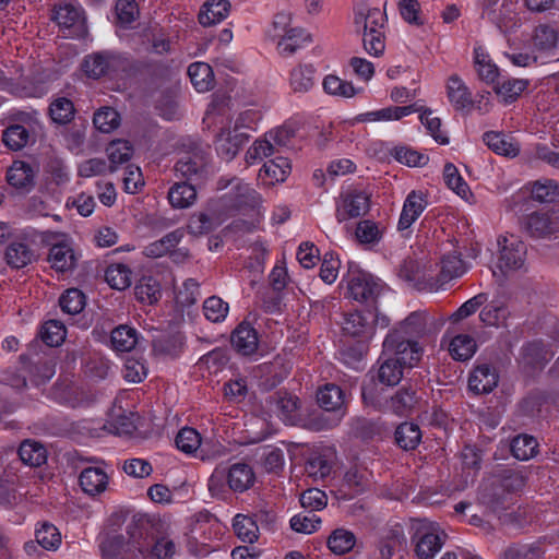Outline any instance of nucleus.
I'll return each instance as SVG.
<instances>
[{
  "mask_svg": "<svg viewBox=\"0 0 559 559\" xmlns=\"http://www.w3.org/2000/svg\"><path fill=\"white\" fill-rule=\"evenodd\" d=\"M254 481L253 468L245 462H237L228 468H215L209 478L207 487L212 495L224 493L226 487L234 492L242 493L251 488Z\"/></svg>",
  "mask_w": 559,
  "mask_h": 559,
  "instance_id": "f257e3e1",
  "label": "nucleus"
},
{
  "mask_svg": "<svg viewBox=\"0 0 559 559\" xmlns=\"http://www.w3.org/2000/svg\"><path fill=\"white\" fill-rule=\"evenodd\" d=\"M440 272L437 252L433 255L428 254L416 260L405 261L401 267V273L406 280L413 282L418 289L424 290H438L445 284Z\"/></svg>",
  "mask_w": 559,
  "mask_h": 559,
  "instance_id": "f03ea898",
  "label": "nucleus"
},
{
  "mask_svg": "<svg viewBox=\"0 0 559 559\" xmlns=\"http://www.w3.org/2000/svg\"><path fill=\"white\" fill-rule=\"evenodd\" d=\"M526 247H485L480 249L479 262L488 265L492 274L506 276L511 272L520 271L525 267Z\"/></svg>",
  "mask_w": 559,
  "mask_h": 559,
  "instance_id": "7ed1b4c3",
  "label": "nucleus"
},
{
  "mask_svg": "<svg viewBox=\"0 0 559 559\" xmlns=\"http://www.w3.org/2000/svg\"><path fill=\"white\" fill-rule=\"evenodd\" d=\"M415 531V552L420 559H432L441 550L447 539L445 532L436 522L426 519L416 520L413 524Z\"/></svg>",
  "mask_w": 559,
  "mask_h": 559,
  "instance_id": "20e7f679",
  "label": "nucleus"
},
{
  "mask_svg": "<svg viewBox=\"0 0 559 559\" xmlns=\"http://www.w3.org/2000/svg\"><path fill=\"white\" fill-rule=\"evenodd\" d=\"M481 247H454L445 252H437L441 274L445 283L462 276L472 261L479 259Z\"/></svg>",
  "mask_w": 559,
  "mask_h": 559,
  "instance_id": "39448f33",
  "label": "nucleus"
},
{
  "mask_svg": "<svg viewBox=\"0 0 559 559\" xmlns=\"http://www.w3.org/2000/svg\"><path fill=\"white\" fill-rule=\"evenodd\" d=\"M219 119L230 127L236 132H243L245 130H255L258 122L261 120V114L254 109H247L239 112L235 118H229L228 110L225 108L223 102L215 97L209 105L203 123L210 127V122H217Z\"/></svg>",
  "mask_w": 559,
  "mask_h": 559,
  "instance_id": "423d86ee",
  "label": "nucleus"
},
{
  "mask_svg": "<svg viewBox=\"0 0 559 559\" xmlns=\"http://www.w3.org/2000/svg\"><path fill=\"white\" fill-rule=\"evenodd\" d=\"M383 354L394 355L401 366L413 368L421 359L424 349L416 340L407 338L399 332H389L383 341Z\"/></svg>",
  "mask_w": 559,
  "mask_h": 559,
  "instance_id": "0eeeda50",
  "label": "nucleus"
},
{
  "mask_svg": "<svg viewBox=\"0 0 559 559\" xmlns=\"http://www.w3.org/2000/svg\"><path fill=\"white\" fill-rule=\"evenodd\" d=\"M370 207V194L357 188L343 189L335 201V217L342 223L365 215Z\"/></svg>",
  "mask_w": 559,
  "mask_h": 559,
  "instance_id": "6e6552de",
  "label": "nucleus"
},
{
  "mask_svg": "<svg viewBox=\"0 0 559 559\" xmlns=\"http://www.w3.org/2000/svg\"><path fill=\"white\" fill-rule=\"evenodd\" d=\"M52 19L64 36H80L85 32L84 12L78 0H59L53 5Z\"/></svg>",
  "mask_w": 559,
  "mask_h": 559,
  "instance_id": "1a4fd4ad",
  "label": "nucleus"
},
{
  "mask_svg": "<svg viewBox=\"0 0 559 559\" xmlns=\"http://www.w3.org/2000/svg\"><path fill=\"white\" fill-rule=\"evenodd\" d=\"M346 282L348 296L359 302H373L384 288L379 278L360 270L349 271Z\"/></svg>",
  "mask_w": 559,
  "mask_h": 559,
  "instance_id": "9d476101",
  "label": "nucleus"
},
{
  "mask_svg": "<svg viewBox=\"0 0 559 559\" xmlns=\"http://www.w3.org/2000/svg\"><path fill=\"white\" fill-rule=\"evenodd\" d=\"M293 135L294 130L287 126L270 131L265 138L255 140L247 150L246 162L253 165L272 156L275 153V145H287Z\"/></svg>",
  "mask_w": 559,
  "mask_h": 559,
  "instance_id": "9b49d317",
  "label": "nucleus"
},
{
  "mask_svg": "<svg viewBox=\"0 0 559 559\" xmlns=\"http://www.w3.org/2000/svg\"><path fill=\"white\" fill-rule=\"evenodd\" d=\"M37 127L38 121L34 115L21 112L15 121L3 130L2 142L10 150L20 151L32 141Z\"/></svg>",
  "mask_w": 559,
  "mask_h": 559,
  "instance_id": "f8f14e48",
  "label": "nucleus"
},
{
  "mask_svg": "<svg viewBox=\"0 0 559 559\" xmlns=\"http://www.w3.org/2000/svg\"><path fill=\"white\" fill-rule=\"evenodd\" d=\"M231 185V190L223 197V206L229 210H239L243 206H254L259 202V193L246 182L239 179H221L217 189L223 190Z\"/></svg>",
  "mask_w": 559,
  "mask_h": 559,
  "instance_id": "ddd939ff",
  "label": "nucleus"
},
{
  "mask_svg": "<svg viewBox=\"0 0 559 559\" xmlns=\"http://www.w3.org/2000/svg\"><path fill=\"white\" fill-rule=\"evenodd\" d=\"M342 330L344 335L357 340L359 344L368 343L374 335L372 311H354L346 314Z\"/></svg>",
  "mask_w": 559,
  "mask_h": 559,
  "instance_id": "4468645a",
  "label": "nucleus"
},
{
  "mask_svg": "<svg viewBox=\"0 0 559 559\" xmlns=\"http://www.w3.org/2000/svg\"><path fill=\"white\" fill-rule=\"evenodd\" d=\"M216 123L222 126L216 135L215 150L221 158L230 160L238 154L241 145L247 140V134L234 131L230 123L226 126L223 119H219Z\"/></svg>",
  "mask_w": 559,
  "mask_h": 559,
  "instance_id": "2eb2a0df",
  "label": "nucleus"
},
{
  "mask_svg": "<svg viewBox=\"0 0 559 559\" xmlns=\"http://www.w3.org/2000/svg\"><path fill=\"white\" fill-rule=\"evenodd\" d=\"M427 206L428 201L425 192L419 190L411 191L403 203L397 229L400 231H407Z\"/></svg>",
  "mask_w": 559,
  "mask_h": 559,
  "instance_id": "dca6fc26",
  "label": "nucleus"
},
{
  "mask_svg": "<svg viewBox=\"0 0 559 559\" xmlns=\"http://www.w3.org/2000/svg\"><path fill=\"white\" fill-rule=\"evenodd\" d=\"M121 58L114 52H97L84 59L82 69L84 73L93 79H98L120 68Z\"/></svg>",
  "mask_w": 559,
  "mask_h": 559,
  "instance_id": "f3484780",
  "label": "nucleus"
},
{
  "mask_svg": "<svg viewBox=\"0 0 559 559\" xmlns=\"http://www.w3.org/2000/svg\"><path fill=\"white\" fill-rule=\"evenodd\" d=\"M317 400L324 411L335 413L329 427L337 425L345 415V394L341 388L332 383L325 384L318 391Z\"/></svg>",
  "mask_w": 559,
  "mask_h": 559,
  "instance_id": "a211bd4d",
  "label": "nucleus"
},
{
  "mask_svg": "<svg viewBox=\"0 0 559 559\" xmlns=\"http://www.w3.org/2000/svg\"><path fill=\"white\" fill-rule=\"evenodd\" d=\"M233 348L242 356L254 354L259 346L257 330L248 322L239 323L230 336Z\"/></svg>",
  "mask_w": 559,
  "mask_h": 559,
  "instance_id": "6ab92c4d",
  "label": "nucleus"
},
{
  "mask_svg": "<svg viewBox=\"0 0 559 559\" xmlns=\"http://www.w3.org/2000/svg\"><path fill=\"white\" fill-rule=\"evenodd\" d=\"M82 490L88 496H97L106 491L109 485V474L102 466L85 467L79 476Z\"/></svg>",
  "mask_w": 559,
  "mask_h": 559,
  "instance_id": "aec40b11",
  "label": "nucleus"
},
{
  "mask_svg": "<svg viewBox=\"0 0 559 559\" xmlns=\"http://www.w3.org/2000/svg\"><path fill=\"white\" fill-rule=\"evenodd\" d=\"M498 380L495 368L487 364L478 365L468 378V388L476 394L489 393L497 386Z\"/></svg>",
  "mask_w": 559,
  "mask_h": 559,
  "instance_id": "412c9836",
  "label": "nucleus"
},
{
  "mask_svg": "<svg viewBox=\"0 0 559 559\" xmlns=\"http://www.w3.org/2000/svg\"><path fill=\"white\" fill-rule=\"evenodd\" d=\"M522 226L534 238H544L557 231V223L548 213L534 212L527 215Z\"/></svg>",
  "mask_w": 559,
  "mask_h": 559,
  "instance_id": "4be33fe9",
  "label": "nucleus"
},
{
  "mask_svg": "<svg viewBox=\"0 0 559 559\" xmlns=\"http://www.w3.org/2000/svg\"><path fill=\"white\" fill-rule=\"evenodd\" d=\"M474 68L478 78L489 85L495 84L500 76L498 66L480 45L474 47Z\"/></svg>",
  "mask_w": 559,
  "mask_h": 559,
  "instance_id": "5701e85b",
  "label": "nucleus"
},
{
  "mask_svg": "<svg viewBox=\"0 0 559 559\" xmlns=\"http://www.w3.org/2000/svg\"><path fill=\"white\" fill-rule=\"evenodd\" d=\"M416 110L417 109L415 105L389 106L381 109L360 114L357 117V120L360 122L397 121L406 116L414 114Z\"/></svg>",
  "mask_w": 559,
  "mask_h": 559,
  "instance_id": "b1692460",
  "label": "nucleus"
},
{
  "mask_svg": "<svg viewBox=\"0 0 559 559\" xmlns=\"http://www.w3.org/2000/svg\"><path fill=\"white\" fill-rule=\"evenodd\" d=\"M447 96L456 110L469 109L473 106L472 93L463 80L456 74L451 75L447 82Z\"/></svg>",
  "mask_w": 559,
  "mask_h": 559,
  "instance_id": "393cba45",
  "label": "nucleus"
},
{
  "mask_svg": "<svg viewBox=\"0 0 559 559\" xmlns=\"http://www.w3.org/2000/svg\"><path fill=\"white\" fill-rule=\"evenodd\" d=\"M290 170L292 166L288 158L276 156L263 164L259 171V178L266 185H274L285 181Z\"/></svg>",
  "mask_w": 559,
  "mask_h": 559,
  "instance_id": "a878e982",
  "label": "nucleus"
},
{
  "mask_svg": "<svg viewBox=\"0 0 559 559\" xmlns=\"http://www.w3.org/2000/svg\"><path fill=\"white\" fill-rule=\"evenodd\" d=\"M385 15L378 8H362L355 13L354 23L362 33L384 32Z\"/></svg>",
  "mask_w": 559,
  "mask_h": 559,
  "instance_id": "bb28decb",
  "label": "nucleus"
},
{
  "mask_svg": "<svg viewBox=\"0 0 559 559\" xmlns=\"http://www.w3.org/2000/svg\"><path fill=\"white\" fill-rule=\"evenodd\" d=\"M23 67L13 60L0 62V90L15 93L23 85Z\"/></svg>",
  "mask_w": 559,
  "mask_h": 559,
  "instance_id": "cd10ccee",
  "label": "nucleus"
},
{
  "mask_svg": "<svg viewBox=\"0 0 559 559\" xmlns=\"http://www.w3.org/2000/svg\"><path fill=\"white\" fill-rule=\"evenodd\" d=\"M430 318L425 311H414L395 329L390 332H399L407 338H418L427 333Z\"/></svg>",
  "mask_w": 559,
  "mask_h": 559,
  "instance_id": "c85d7f7f",
  "label": "nucleus"
},
{
  "mask_svg": "<svg viewBox=\"0 0 559 559\" xmlns=\"http://www.w3.org/2000/svg\"><path fill=\"white\" fill-rule=\"evenodd\" d=\"M477 500L489 512H496L503 508L506 499L496 480L484 481L478 490Z\"/></svg>",
  "mask_w": 559,
  "mask_h": 559,
  "instance_id": "c756f323",
  "label": "nucleus"
},
{
  "mask_svg": "<svg viewBox=\"0 0 559 559\" xmlns=\"http://www.w3.org/2000/svg\"><path fill=\"white\" fill-rule=\"evenodd\" d=\"M229 9L228 0H207L200 10L199 22L203 26L221 23L227 17Z\"/></svg>",
  "mask_w": 559,
  "mask_h": 559,
  "instance_id": "7c9ffc66",
  "label": "nucleus"
},
{
  "mask_svg": "<svg viewBox=\"0 0 559 559\" xmlns=\"http://www.w3.org/2000/svg\"><path fill=\"white\" fill-rule=\"evenodd\" d=\"M311 41V36L301 27H294L277 38V49L281 55H292Z\"/></svg>",
  "mask_w": 559,
  "mask_h": 559,
  "instance_id": "2f4dec72",
  "label": "nucleus"
},
{
  "mask_svg": "<svg viewBox=\"0 0 559 559\" xmlns=\"http://www.w3.org/2000/svg\"><path fill=\"white\" fill-rule=\"evenodd\" d=\"M419 399L415 390L402 388L391 397L388 407L396 415L405 416L414 412Z\"/></svg>",
  "mask_w": 559,
  "mask_h": 559,
  "instance_id": "473e14b6",
  "label": "nucleus"
},
{
  "mask_svg": "<svg viewBox=\"0 0 559 559\" xmlns=\"http://www.w3.org/2000/svg\"><path fill=\"white\" fill-rule=\"evenodd\" d=\"M484 141L490 150L499 155L514 157L520 152L518 143L510 135L500 132H486Z\"/></svg>",
  "mask_w": 559,
  "mask_h": 559,
  "instance_id": "72a5a7b5",
  "label": "nucleus"
},
{
  "mask_svg": "<svg viewBox=\"0 0 559 559\" xmlns=\"http://www.w3.org/2000/svg\"><path fill=\"white\" fill-rule=\"evenodd\" d=\"M299 399L289 393H278L275 408L278 417L287 425H295L299 420Z\"/></svg>",
  "mask_w": 559,
  "mask_h": 559,
  "instance_id": "f704fd0d",
  "label": "nucleus"
},
{
  "mask_svg": "<svg viewBox=\"0 0 559 559\" xmlns=\"http://www.w3.org/2000/svg\"><path fill=\"white\" fill-rule=\"evenodd\" d=\"M110 342L114 350L130 352L139 342V333L134 328L122 324L111 331Z\"/></svg>",
  "mask_w": 559,
  "mask_h": 559,
  "instance_id": "c9c22d12",
  "label": "nucleus"
},
{
  "mask_svg": "<svg viewBox=\"0 0 559 559\" xmlns=\"http://www.w3.org/2000/svg\"><path fill=\"white\" fill-rule=\"evenodd\" d=\"M188 75L193 87L200 93L207 92L213 87V70L205 62H193L190 64L188 68Z\"/></svg>",
  "mask_w": 559,
  "mask_h": 559,
  "instance_id": "e433bc0d",
  "label": "nucleus"
},
{
  "mask_svg": "<svg viewBox=\"0 0 559 559\" xmlns=\"http://www.w3.org/2000/svg\"><path fill=\"white\" fill-rule=\"evenodd\" d=\"M21 361L23 370L29 373L31 381L36 385L50 380L56 372L55 364L51 359H38L35 362L28 364L25 356H21Z\"/></svg>",
  "mask_w": 559,
  "mask_h": 559,
  "instance_id": "4c0bfd02",
  "label": "nucleus"
},
{
  "mask_svg": "<svg viewBox=\"0 0 559 559\" xmlns=\"http://www.w3.org/2000/svg\"><path fill=\"white\" fill-rule=\"evenodd\" d=\"M443 179L449 189L455 192L463 200L471 202L473 193L459 169L452 163H447L443 167Z\"/></svg>",
  "mask_w": 559,
  "mask_h": 559,
  "instance_id": "58836bf2",
  "label": "nucleus"
},
{
  "mask_svg": "<svg viewBox=\"0 0 559 559\" xmlns=\"http://www.w3.org/2000/svg\"><path fill=\"white\" fill-rule=\"evenodd\" d=\"M33 169L22 160H15L7 173V180L10 186L16 189H28L33 185Z\"/></svg>",
  "mask_w": 559,
  "mask_h": 559,
  "instance_id": "ea45409f",
  "label": "nucleus"
},
{
  "mask_svg": "<svg viewBox=\"0 0 559 559\" xmlns=\"http://www.w3.org/2000/svg\"><path fill=\"white\" fill-rule=\"evenodd\" d=\"M532 198L540 203L554 202L559 197V185L552 179H539L526 186Z\"/></svg>",
  "mask_w": 559,
  "mask_h": 559,
  "instance_id": "a19ab883",
  "label": "nucleus"
},
{
  "mask_svg": "<svg viewBox=\"0 0 559 559\" xmlns=\"http://www.w3.org/2000/svg\"><path fill=\"white\" fill-rule=\"evenodd\" d=\"M491 85L493 86L497 95L500 96L504 102H512L526 90L528 81L513 78L503 79L501 81L499 78L497 82Z\"/></svg>",
  "mask_w": 559,
  "mask_h": 559,
  "instance_id": "79ce46f5",
  "label": "nucleus"
},
{
  "mask_svg": "<svg viewBox=\"0 0 559 559\" xmlns=\"http://www.w3.org/2000/svg\"><path fill=\"white\" fill-rule=\"evenodd\" d=\"M403 369L399 360L393 357L384 358L379 361L377 379L382 384L389 386L396 385L403 378Z\"/></svg>",
  "mask_w": 559,
  "mask_h": 559,
  "instance_id": "37998d69",
  "label": "nucleus"
},
{
  "mask_svg": "<svg viewBox=\"0 0 559 559\" xmlns=\"http://www.w3.org/2000/svg\"><path fill=\"white\" fill-rule=\"evenodd\" d=\"M195 188L186 182L175 183L168 192L169 203L176 209L189 207L195 202Z\"/></svg>",
  "mask_w": 559,
  "mask_h": 559,
  "instance_id": "c03bdc74",
  "label": "nucleus"
},
{
  "mask_svg": "<svg viewBox=\"0 0 559 559\" xmlns=\"http://www.w3.org/2000/svg\"><path fill=\"white\" fill-rule=\"evenodd\" d=\"M136 299L142 304L153 305L162 296L158 281L152 276L142 277L134 287Z\"/></svg>",
  "mask_w": 559,
  "mask_h": 559,
  "instance_id": "a18cd8bd",
  "label": "nucleus"
},
{
  "mask_svg": "<svg viewBox=\"0 0 559 559\" xmlns=\"http://www.w3.org/2000/svg\"><path fill=\"white\" fill-rule=\"evenodd\" d=\"M19 455L23 463L29 466H40L47 460L45 447L34 440H25L19 448Z\"/></svg>",
  "mask_w": 559,
  "mask_h": 559,
  "instance_id": "49530a36",
  "label": "nucleus"
},
{
  "mask_svg": "<svg viewBox=\"0 0 559 559\" xmlns=\"http://www.w3.org/2000/svg\"><path fill=\"white\" fill-rule=\"evenodd\" d=\"M107 155L110 162L109 171H116L118 166L130 160L133 154L132 145L126 140H115L107 146Z\"/></svg>",
  "mask_w": 559,
  "mask_h": 559,
  "instance_id": "de8ad7c7",
  "label": "nucleus"
},
{
  "mask_svg": "<svg viewBox=\"0 0 559 559\" xmlns=\"http://www.w3.org/2000/svg\"><path fill=\"white\" fill-rule=\"evenodd\" d=\"M396 443L404 450H414L421 441V431L414 423H403L395 430Z\"/></svg>",
  "mask_w": 559,
  "mask_h": 559,
  "instance_id": "09e8293b",
  "label": "nucleus"
},
{
  "mask_svg": "<svg viewBox=\"0 0 559 559\" xmlns=\"http://www.w3.org/2000/svg\"><path fill=\"white\" fill-rule=\"evenodd\" d=\"M477 349L475 340L467 334L454 336L449 344V352L456 360H468Z\"/></svg>",
  "mask_w": 559,
  "mask_h": 559,
  "instance_id": "8fccbe9b",
  "label": "nucleus"
},
{
  "mask_svg": "<svg viewBox=\"0 0 559 559\" xmlns=\"http://www.w3.org/2000/svg\"><path fill=\"white\" fill-rule=\"evenodd\" d=\"M235 534L245 543L252 544L258 540L259 527L255 521L245 514H236L233 520Z\"/></svg>",
  "mask_w": 559,
  "mask_h": 559,
  "instance_id": "3c124183",
  "label": "nucleus"
},
{
  "mask_svg": "<svg viewBox=\"0 0 559 559\" xmlns=\"http://www.w3.org/2000/svg\"><path fill=\"white\" fill-rule=\"evenodd\" d=\"M48 260L52 269L66 272L75 266L78 258L72 247H51Z\"/></svg>",
  "mask_w": 559,
  "mask_h": 559,
  "instance_id": "603ef678",
  "label": "nucleus"
},
{
  "mask_svg": "<svg viewBox=\"0 0 559 559\" xmlns=\"http://www.w3.org/2000/svg\"><path fill=\"white\" fill-rule=\"evenodd\" d=\"M322 86L326 94L341 98H352L359 92L350 82L333 74L323 79Z\"/></svg>",
  "mask_w": 559,
  "mask_h": 559,
  "instance_id": "864d4df0",
  "label": "nucleus"
},
{
  "mask_svg": "<svg viewBox=\"0 0 559 559\" xmlns=\"http://www.w3.org/2000/svg\"><path fill=\"white\" fill-rule=\"evenodd\" d=\"M36 543L46 550H57L61 545V534L48 522H43L35 531Z\"/></svg>",
  "mask_w": 559,
  "mask_h": 559,
  "instance_id": "5fc2aeb1",
  "label": "nucleus"
},
{
  "mask_svg": "<svg viewBox=\"0 0 559 559\" xmlns=\"http://www.w3.org/2000/svg\"><path fill=\"white\" fill-rule=\"evenodd\" d=\"M391 155L401 164L408 167H423L429 158L426 154H423L409 146L397 145L391 150Z\"/></svg>",
  "mask_w": 559,
  "mask_h": 559,
  "instance_id": "6e6d98bb",
  "label": "nucleus"
},
{
  "mask_svg": "<svg viewBox=\"0 0 559 559\" xmlns=\"http://www.w3.org/2000/svg\"><path fill=\"white\" fill-rule=\"evenodd\" d=\"M356 543L355 535L347 530L337 528L328 539V547L335 555H344L353 549Z\"/></svg>",
  "mask_w": 559,
  "mask_h": 559,
  "instance_id": "4d7b16f0",
  "label": "nucleus"
},
{
  "mask_svg": "<svg viewBox=\"0 0 559 559\" xmlns=\"http://www.w3.org/2000/svg\"><path fill=\"white\" fill-rule=\"evenodd\" d=\"M85 305V295L78 288L67 289L59 298L62 312L70 316L80 313Z\"/></svg>",
  "mask_w": 559,
  "mask_h": 559,
  "instance_id": "13d9d810",
  "label": "nucleus"
},
{
  "mask_svg": "<svg viewBox=\"0 0 559 559\" xmlns=\"http://www.w3.org/2000/svg\"><path fill=\"white\" fill-rule=\"evenodd\" d=\"M314 69L311 66L296 67L289 78V84L294 92H308L313 85Z\"/></svg>",
  "mask_w": 559,
  "mask_h": 559,
  "instance_id": "bf43d9fd",
  "label": "nucleus"
},
{
  "mask_svg": "<svg viewBox=\"0 0 559 559\" xmlns=\"http://www.w3.org/2000/svg\"><path fill=\"white\" fill-rule=\"evenodd\" d=\"M384 228L370 219L360 221L356 227V238L360 245L379 242L382 239Z\"/></svg>",
  "mask_w": 559,
  "mask_h": 559,
  "instance_id": "052dcab7",
  "label": "nucleus"
},
{
  "mask_svg": "<svg viewBox=\"0 0 559 559\" xmlns=\"http://www.w3.org/2000/svg\"><path fill=\"white\" fill-rule=\"evenodd\" d=\"M201 440L200 433L194 428L185 427L179 430L175 442L178 450L195 456L201 447Z\"/></svg>",
  "mask_w": 559,
  "mask_h": 559,
  "instance_id": "680f3d73",
  "label": "nucleus"
},
{
  "mask_svg": "<svg viewBox=\"0 0 559 559\" xmlns=\"http://www.w3.org/2000/svg\"><path fill=\"white\" fill-rule=\"evenodd\" d=\"M105 278L111 288L123 290L131 285V271L124 264H111L106 270Z\"/></svg>",
  "mask_w": 559,
  "mask_h": 559,
  "instance_id": "e2e57ef3",
  "label": "nucleus"
},
{
  "mask_svg": "<svg viewBox=\"0 0 559 559\" xmlns=\"http://www.w3.org/2000/svg\"><path fill=\"white\" fill-rule=\"evenodd\" d=\"M221 222L222 221L215 215V209L211 207L204 213L193 215L190 218L188 228L191 234H204L219 225Z\"/></svg>",
  "mask_w": 559,
  "mask_h": 559,
  "instance_id": "0e129e2a",
  "label": "nucleus"
},
{
  "mask_svg": "<svg viewBox=\"0 0 559 559\" xmlns=\"http://www.w3.org/2000/svg\"><path fill=\"white\" fill-rule=\"evenodd\" d=\"M538 443L536 439L528 435H520L512 440V454L521 461H526L537 453Z\"/></svg>",
  "mask_w": 559,
  "mask_h": 559,
  "instance_id": "69168bd1",
  "label": "nucleus"
},
{
  "mask_svg": "<svg viewBox=\"0 0 559 559\" xmlns=\"http://www.w3.org/2000/svg\"><path fill=\"white\" fill-rule=\"evenodd\" d=\"M40 336L48 346H60L66 340L67 329L61 321L49 320L43 325Z\"/></svg>",
  "mask_w": 559,
  "mask_h": 559,
  "instance_id": "338daca9",
  "label": "nucleus"
},
{
  "mask_svg": "<svg viewBox=\"0 0 559 559\" xmlns=\"http://www.w3.org/2000/svg\"><path fill=\"white\" fill-rule=\"evenodd\" d=\"M229 311V306L218 296H211L203 302L204 317L214 323L223 322Z\"/></svg>",
  "mask_w": 559,
  "mask_h": 559,
  "instance_id": "774afa93",
  "label": "nucleus"
}]
</instances>
